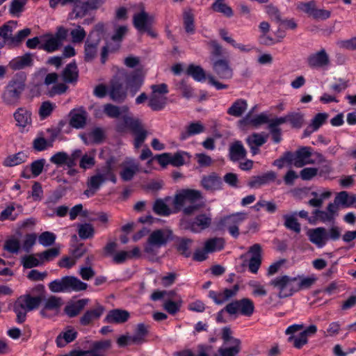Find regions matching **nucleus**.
Listing matches in <instances>:
<instances>
[{
    "label": "nucleus",
    "mask_w": 356,
    "mask_h": 356,
    "mask_svg": "<svg viewBox=\"0 0 356 356\" xmlns=\"http://www.w3.org/2000/svg\"><path fill=\"white\" fill-rule=\"evenodd\" d=\"M229 154L232 161H238L246 156L247 151L241 141L236 140L230 145Z\"/></svg>",
    "instance_id": "34"
},
{
    "label": "nucleus",
    "mask_w": 356,
    "mask_h": 356,
    "mask_svg": "<svg viewBox=\"0 0 356 356\" xmlns=\"http://www.w3.org/2000/svg\"><path fill=\"white\" fill-rule=\"evenodd\" d=\"M56 238V236L55 234L46 231L39 235L38 242L42 246L48 247L52 245L55 243Z\"/></svg>",
    "instance_id": "61"
},
{
    "label": "nucleus",
    "mask_w": 356,
    "mask_h": 356,
    "mask_svg": "<svg viewBox=\"0 0 356 356\" xmlns=\"http://www.w3.org/2000/svg\"><path fill=\"white\" fill-rule=\"evenodd\" d=\"M150 88L152 93L149 98L148 106L154 111L163 109L168 101L166 95L169 92L167 84H154Z\"/></svg>",
    "instance_id": "6"
},
{
    "label": "nucleus",
    "mask_w": 356,
    "mask_h": 356,
    "mask_svg": "<svg viewBox=\"0 0 356 356\" xmlns=\"http://www.w3.org/2000/svg\"><path fill=\"white\" fill-rule=\"evenodd\" d=\"M130 317L128 311L121 309H114L109 311L104 318L108 323L121 324L127 322Z\"/></svg>",
    "instance_id": "26"
},
{
    "label": "nucleus",
    "mask_w": 356,
    "mask_h": 356,
    "mask_svg": "<svg viewBox=\"0 0 356 356\" xmlns=\"http://www.w3.org/2000/svg\"><path fill=\"white\" fill-rule=\"evenodd\" d=\"M192 243L193 241L191 239L181 238L177 245V249L180 254L186 257H188L191 254L190 248Z\"/></svg>",
    "instance_id": "56"
},
{
    "label": "nucleus",
    "mask_w": 356,
    "mask_h": 356,
    "mask_svg": "<svg viewBox=\"0 0 356 356\" xmlns=\"http://www.w3.org/2000/svg\"><path fill=\"white\" fill-rule=\"evenodd\" d=\"M212 68L220 79H230L233 76V70L226 59H218L213 62Z\"/></svg>",
    "instance_id": "17"
},
{
    "label": "nucleus",
    "mask_w": 356,
    "mask_h": 356,
    "mask_svg": "<svg viewBox=\"0 0 356 356\" xmlns=\"http://www.w3.org/2000/svg\"><path fill=\"white\" fill-rule=\"evenodd\" d=\"M172 238V232L169 229H160L152 232L144 248L147 253H153L155 249L164 246Z\"/></svg>",
    "instance_id": "7"
},
{
    "label": "nucleus",
    "mask_w": 356,
    "mask_h": 356,
    "mask_svg": "<svg viewBox=\"0 0 356 356\" xmlns=\"http://www.w3.org/2000/svg\"><path fill=\"white\" fill-rule=\"evenodd\" d=\"M203 198L202 192L198 190H182L174 197L175 211L182 210L185 215H191L204 206Z\"/></svg>",
    "instance_id": "1"
},
{
    "label": "nucleus",
    "mask_w": 356,
    "mask_h": 356,
    "mask_svg": "<svg viewBox=\"0 0 356 356\" xmlns=\"http://www.w3.org/2000/svg\"><path fill=\"white\" fill-rule=\"evenodd\" d=\"M232 347L220 348L218 349V353L220 356H236L241 350L240 344L241 341L238 339H233V343Z\"/></svg>",
    "instance_id": "52"
},
{
    "label": "nucleus",
    "mask_w": 356,
    "mask_h": 356,
    "mask_svg": "<svg viewBox=\"0 0 356 356\" xmlns=\"http://www.w3.org/2000/svg\"><path fill=\"white\" fill-rule=\"evenodd\" d=\"M189 154L184 151H179L174 154H171V165L175 167L183 165L186 160H189Z\"/></svg>",
    "instance_id": "57"
},
{
    "label": "nucleus",
    "mask_w": 356,
    "mask_h": 356,
    "mask_svg": "<svg viewBox=\"0 0 356 356\" xmlns=\"http://www.w3.org/2000/svg\"><path fill=\"white\" fill-rule=\"evenodd\" d=\"M88 299H80L65 306V313L70 318L77 316L88 305Z\"/></svg>",
    "instance_id": "39"
},
{
    "label": "nucleus",
    "mask_w": 356,
    "mask_h": 356,
    "mask_svg": "<svg viewBox=\"0 0 356 356\" xmlns=\"http://www.w3.org/2000/svg\"><path fill=\"white\" fill-rule=\"evenodd\" d=\"M248 253L251 254L248 263L249 270L256 274L261 266L262 261L261 245L258 243L254 244L249 248Z\"/></svg>",
    "instance_id": "18"
},
{
    "label": "nucleus",
    "mask_w": 356,
    "mask_h": 356,
    "mask_svg": "<svg viewBox=\"0 0 356 356\" xmlns=\"http://www.w3.org/2000/svg\"><path fill=\"white\" fill-rule=\"evenodd\" d=\"M246 218V213H236L223 218L219 222V226L225 227L233 237L237 238L240 234L238 226Z\"/></svg>",
    "instance_id": "14"
},
{
    "label": "nucleus",
    "mask_w": 356,
    "mask_h": 356,
    "mask_svg": "<svg viewBox=\"0 0 356 356\" xmlns=\"http://www.w3.org/2000/svg\"><path fill=\"white\" fill-rule=\"evenodd\" d=\"M184 26L186 33L193 34L195 32L194 16L191 11H185L183 16Z\"/></svg>",
    "instance_id": "58"
},
{
    "label": "nucleus",
    "mask_w": 356,
    "mask_h": 356,
    "mask_svg": "<svg viewBox=\"0 0 356 356\" xmlns=\"http://www.w3.org/2000/svg\"><path fill=\"white\" fill-rule=\"evenodd\" d=\"M17 26V22L9 21L0 27V37L5 41L6 45L11 47L13 40V32Z\"/></svg>",
    "instance_id": "36"
},
{
    "label": "nucleus",
    "mask_w": 356,
    "mask_h": 356,
    "mask_svg": "<svg viewBox=\"0 0 356 356\" xmlns=\"http://www.w3.org/2000/svg\"><path fill=\"white\" fill-rule=\"evenodd\" d=\"M88 284L73 276H66L49 283V288L54 293L64 291H80L86 290Z\"/></svg>",
    "instance_id": "4"
},
{
    "label": "nucleus",
    "mask_w": 356,
    "mask_h": 356,
    "mask_svg": "<svg viewBox=\"0 0 356 356\" xmlns=\"http://www.w3.org/2000/svg\"><path fill=\"white\" fill-rule=\"evenodd\" d=\"M170 199V197H168L165 199V200L162 199H157L153 205V211L155 213L163 216H169L172 212L170 209L168 207V206L166 204L165 201H168Z\"/></svg>",
    "instance_id": "47"
},
{
    "label": "nucleus",
    "mask_w": 356,
    "mask_h": 356,
    "mask_svg": "<svg viewBox=\"0 0 356 356\" xmlns=\"http://www.w3.org/2000/svg\"><path fill=\"white\" fill-rule=\"evenodd\" d=\"M60 254V248L54 247L37 254L41 262H46L53 260Z\"/></svg>",
    "instance_id": "54"
},
{
    "label": "nucleus",
    "mask_w": 356,
    "mask_h": 356,
    "mask_svg": "<svg viewBox=\"0 0 356 356\" xmlns=\"http://www.w3.org/2000/svg\"><path fill=\"white\" fill-rule=\"evenodd\" d=\"M296 277V291L298 292L301 289H309L315 282L316 279L314 277Z\"/></svg>",
    "instance_id": "60"
},
{
    "label": "nucleus",
    "mask_w": 356,
    "mask_h": 356,
    "mask_svg": "<svg viewBox=\"0 0 356 356\" xmlns=\"http://www.w3.org/2000/svg\"><path fill=\"white\" fill-rule=\"evenodd\" d=\"M224 309L229 315L240 314L250 317L254 312V305L251 299L243 298L229 302Z\"/></svg>",
    "instance_id": "9"
},
{
    "label": "nucleus",
    "mask_w": 356,
    "mask_h": 356,
    "mask_svg": "<svg viewBox=\"0 0 356 356\" xmlns=\"http://www.w3.org/2000/svg\"><path fill=\"white\" fill-rule=\"evenodd\" d=\"M31 116L32 112L25 107L18 108L13 113L16 125L20 128H25L31 124Z\"/></svg>",
    "instance_id": "25"
},
{
    "label": "nucleus",
    "mask_w": 356,
    "mask_h": 356,
    "mask_svg": "<svg viewBox=\"0 0 356 356\" xmlns=\"http://www.w3.org/2000/svg\"><path fill=\"white\" fill-rule=\"evenodd\" d=\"M206 128L204 125L200 121L189 123L185 130L180 134V139L184 140L188 138L203 133Z\"/></svg>",
    "instance_id": "33"
},
{
    "label": "nucleus",
    "mask_w": 356,
    "mask_h": 356,
    "mask_svg": "<svg viewBox=\"0 0 356 356\" xmlns=\"http://www.w3.org/2000/svg\"><path fill=\"white\" fill-rule=\"evenodd\" d=\"M70 125L75 129H83L86 124L87 113L83 108L72 109L70 113Z\"/></svg>",
    "instance_id": "23"
},
{
    "label": "nucleus",
    "mask_w": 356,
    "mask_h": 356,
    "mask_svg": "<svg viewBox=\"0 0 356 356\" xmlns=\"http://www.w3.org/2000/svg\"><path fill=\"white\" fill-rule=\"evenodd\" d=\"M94 227L91 224L85 223L79 225L78 234L81 238L86 239L92 238L94 235Z\"/></svg>",
    "instance_id": "63"
},
{
    "label": "nucleus",
    "mask_w": 356,
    "mask_h": 356,
    "mask_svg": "<svg viewBox=\"0 0 356 356\" xmlns=\"http://www.w3.org/2000/svg\"><path fill=\"white\" fill-rule=\"evenodd\" d=\"M62 305V298L51 296L44 301L43 307L40 312V315L44 318H49L53 314L58 313Z\"/></svg>",
    "instance_id": "16"
},
{
    "label": "nucleus",
    "mask_w": 356,
    "mask_h": 356,
    "mask_svg": "<svg viewBox=\"0 0 356 356\" xmlns=\"http://www.w3.org/2000/svg\"><path fill=\"white\" fill-rule=\"evenodd\" d=\"M147 327L143 324L140 323L137 325L136 332L132 336H130V341L133 344H140L145 341V337L147 334Z\"/></svg>",
    "instance_id": "46"
},
{
    "label": "nucleus",
    "mask_w": 356,
    "mask_h": 356,
    "mask_svg": "<svg viewBox=\"0 0 356 356\" xmlns=\"http://www.w3.org/2000/svg\"><path fill=\"white\" fill-rule=\"evenodd\" d=\"M61 46L62 44L51 35L39 48L49 53H52L58 50Z\"/></svg>",
    "instance_id": "53"
},
{
    "label": "nucleus",
    "mask_w": 356,
    "mask_h": 356,
    "mask_svg": "<svg viewBox=\"0 0 356 356\" xmlns=\"http://www.w3.org/2000/svg\"><path fill=\"white\" fill-rule=\"evenodd\" d=\"M104 111L108 117L117 118L120 117V115L128 113L129 108L127 106L120 107L111 104H107L104 106Z\"/></svg>",
    "instance_id": "45"
},
{
    "label": "nucleus",
    "mask_w": 356,
    "mask_h": 356,
    "mask_svg": "<svg viewBox=\"0 0 356 356\" xmlns=\"http://www.w3.org/2000/svg\"><path fill=\"white\" fill-rule=\"evenodd\" d=\"M25 86V83L22 79L14 78L10 80L5 87L1 95L3 102L9 106L17 105L19 102Z\"/></svg>",
    "instance_id": "5"
},
{
    "label": "nucleus",
    "mask_w": 356,
    "mask_h": 356,
    "mask_svg": "<svg viewBox=\"0 0 356 356\" xmlns=\"http://www.w3.org/2000/svg\"><path fill=\"white\" fill-rule=\"evenodd\" d=\"M154 22L153 15H149L145 10L136 13L133 17V24L139 32H145V30L151 26Z\"/></svg>",
    "instance_id": "20"
},
{
    "label": "nucleus",
    "mask_w": 356,
    "mask_h": 356,
    "mask_svg": "<svg viewBox=\"0 0 356 356\" xmlns=\"http://www.w3.org/2000/svg\"><path fill=\"white\" fill-rule=\"evenodd\" d=\"M78 335L76 331L73 329H68L60 332L56 339V343L58 348H63L67 343L75 340Z\"/></svg>",
    "instance_id": "41"
},
{
    "label": "nucleus",
    "mask_w": 356,
    "mask_h": 356,
    "mask_svg": "<svg viewBox=\"0 0 356 356\" xmlns=\"http://www.w3.org/2000/svg\"><path fill=\"white\" fill-rule=\"evenodd\" d=\"M278 122L279 121L277 118L271 119V122L269 126H268V128L272 136V139L275 143H279L282 140L281 129L279 127L282 124Z\"/></svg>",
    "instance_id": "51"
},
{
    "label": "nucleus",
    "mask_w": 356,
    "mask_h": 356,
    "mask_svg": "<svg viewBox=\"0 0 356 356\" xmlns=\"http://www.w3.org/2000/svg\"><path fill=\"white\" fill-rule=\"evenodd\" d=\"M296 277L289 275H280L271 280L269 285L277 289L278 297L280 298H285L292 296L296 293Z\"/></svg>",
    "instance_id": "8"
},
{
    "label": "nucleus",
    "mask_w": 356,
    "mask_h": 356,
    "mask_svg": "<svg viewBox=\"0 0 356 356\" xmlns=\"http://www.w3.org/2000/svg\"><path fill=\"white\" fill-rule=\"evenodd\" d=\"M200 185L206 191L213 192L222 188V182L220 177L216 173L212 172L202 178Z\"/></svg>",
    "instance_id": "24"
},
{
    "label": "nucleus",
    "mask_w": 356,
    "mask_h": 356,
    "mask_svg": "<svg viewBox=\"0 0 356 356\" xmlns=\"http://www.w3.org/2000/svg\"><path fill=\"white\" fill-rule=\"evenodd\" d=\"M42 300V298L40 296L24 295L18 298L13 305V310L17 316V322L18 323H24L26 321L27 312L37 309Z\"/></svg>",
    "instance_id": "3"
},
{
    "label": "nucleus",
    "mask_w": 356,
    "mask_h": 356,
    "mask_svg": "<svg viewBox=\"0 0 356 356\" xmlns=\"http://www.w3.org/2000/svg\"><path fill=\"white\" fill-rule=\"evenodd\" d=\"M328 114L326 113H319L316 114L312 119L309 127L311 129V131H317L326 122Z\"/></svg>",
    "instance_id": "59"
},
{
    "label": "nucleus",
    "mask_w": 356,
    "mask_h": 356,
    "mask_svg": "<svg viewBox=\"0 0 356 356\" xmlns=\"http://www.w3.org/2000/svg\"><path fill=\"white\" fill-rule=\"evenodd\" d=\"M63 79L65 83H76L79 76V71L75 62L67 65L62 73Z\"/></svg>",
    "instance_id": "40"
},
{
    "label": "nucleus",
    "mask_w": 356,
    "mask_h": 356,
    "mask_svg": "<svg viewBox=\"0 0 356 356\" xmlns=\"http://www.w3.org/2000/svg\"><path fill=\"white\" fill-rule=\"evenodd\" d=\"M307 236L309 241L319 248H323L328 240L326 229L321 227L308 229Z\"/></svg>",
    "instance_id": "19"
},
{
    "label": "nucleus",
    "mask_w": 356,
    "mask_h": 356,
    "mask_svg": "<svg viewBox=\"0 0 356 356\" xmlns=\"http://www.w3.org/2000/svg\"><path fill=\"white\" fill-rule=\"evenodd\" d=\"M127 90L134 96L140 90L144 82L145 74L140 70H137L131 74L124 71L120 72Z\"/></svg>",
    "instance_id": "12"
},
{
    "label": "nucleus",
    "mask_w": 356,
    "mask_h": 356,
    "mask_svg": "<svg viewBox=\"0 0 356 356\" xmlns=\"http://www.w3.org/2000/svg\"><path fill=\"white\" fill-rule=\"evenodd\" d=\"M92 10L88 0H76L71 13L72 19L83 18L88 13Z\"/></svg>",
    "instance_id": "35"
},
{
    "label": "nucleus",
    "mask_w": 356,
    "mask_h": 356,
    "mask_svg": "<svg viewBox=\"0 0 356 356\" xmlns=\"http://www.w3.org/2000/svg\"><path fill=\"white\" fill-rule=\"evenodd\" d=\"M334 202L338 205L341 204L343 207H350L356 202V197L355 195L349 196L348 192L341 191L336 195Z\"/></svg>",
    "instance_id": "49"
},
{
    "label": "nucleus",
    "mask_w": 356,
    "mask_h": 356,
    "mask_svg": "<svg viewBox=\"0 0 356 356\" xmlns=\"http://www.w3.org/2000/svg\"><path fill=\"white\" fill-rule=\"evenodd\" d=\"M92 32H91L87 40L85 42L84 47V59L87 62L92 60L97 55V47L99 44V38L95 40H91Z\"/></svg>",
    "instance_id": "31"
},
{
    "label": "nucleus",
    "mask_w": 356,
    "mask_h": 356,
    "mask_svg": "<svg viewBox=\"0 0 356 356\" xmlns=\"http://www.w3.org/2000/svg\"><path fill=\"white\" fill-rule=\"evenodd\" d=\"M122 170L120 172L121 179L124 181L131 180L134 175L139 172V164L132 159H127L122 164Z\"/></svg>",
    "instance_id": "22"
},
{
    "label": "nucleus",
    "mask_w": 356,
    "mask_h": 356,
    "mask_svg": "<svg viewBox=\"0 0 356 356\" xmlns=\"http://www.w3.org/2000/svg\"><path fill=\"white\" fill-rule=\"evenodd\" d=\"M70 34L73 43H81L86 36V31L80 25H77L74 29H72Z\"/></svg>",
    "instance_id": "62"
},
{
    "label": "nucleus",
    "mask_w": 356,
    "mask_h": 356,
    "mask_svg": "<svg viewBox=\"0 0 356 356\" xmlns=\"http://www.w3.org/2000/svg\"><path fill=\"white\" fill-rule=\"evenodd\" d=\"M296 216L297 212H294L292 214L284 215V225L286 229L291 230L296 234H299L301 231V226L300 224L298 222Z\"/></svg>",
    "instance_id": "43"
},
{
    "label": "nucleus",
    "mask_w": 356,
    "mask_h": 356,
    "mask_svg": "<svg viewBox=\"0 0 356 356\" xmlns=\"http://www.w3.org/2000/svg\"><path fill=\"white\" fill-rule=\"evenodd\" d=\"M107 180L112 181L113 184L117 181L116 176L110 163H107L101 170H97L95 175L88 178L87 181L88 188L84 191V195L87 197L94 195L102 184Z\"/></svg>",
    "instance_id": "2"
},
{
    "label": "nucleus",
    "mask_w": 356,
    "mask_h": 356,
    "mask_svg": "<svg viewBox=\"0 0 356 356\" xmlns=\"http://www.w3.org/2000/svg\"><path fill=\"white\" fill-rule=\"evenodd\" d=\"M33 64V55L26 53L22 56H18L10 61L8 66L13 70H19L27 67H31Z\"/></svg>",
    "instance_id": "32"
},
{
    "label": "nucleus",
    "mask_w": 356,
    "mask_h": 356,
    "mask_svg": "<svg viewBox=\"0 0 356 356\" xmlns=\"http://www.w3.org/2000/svg\"><path fill=\"white\" fill-rule=\"evenodd\" d=\"M104 312V307L97 304L93 309L87 310L80 318V323L86 326L99 319Z\"/></svg>",
    "instance_id": "28"
},
{
    "label": "nucleus",
    "mask_w": 356,
    "mask_h": 356,
    "mask_svg": "<svg viewBox=\"0 0 356 356\" xmlns=\"http://www.w3.org/2000/svg\"><path fill=\"white\" fill-rule=\"evenodd\" d=\"M270 122L271 119H269L268 115L264 113H261L252 118L250 117V113H249L243 119L239 121V123L243 126L251 125L254 127H258L263 124H268V126H269Z\"/></svg>",
    "instance_id": "30"
},
{
    "label": "nucleus",
    "mask_w": 356,
    "mask_h": 356,
    "mask_svg": "<svg viewBox=\"0 0 356 356\" xmlns=\"http://www.w3.org/2000/svg\"><path fill=\"white\" fill-rule=\"evenodd\" d=\"M306 63L311 69H326L330 64L328 54L324 49L310 54L306 58Z\"/></svg>",
    "instance_id": "15"
},
{
    "label": "nucleus",
    "mask_w": 356,
    "mask_h": 356,
    "mask_svg": "<svg viewBox=\"0 0 356 356\" xmlns=\"http://www.w3.org/2000/svg\"><path fill=\"white\" fill-rule=\"evenodd\" d=\"M248 108L247 101L243 99H236L232 106L227 109V114L229 115L239 118L245 113Z\"/></svg>",
    "instance_id": "42"
},
{
    "label": "nucleus",
    "mask_w": 356,
    "mask_h": 356,
    "mask_svg": "<svg viewBox=\"0 0 356 356\" xmlns=\"http://www.w3.org/2000/svg\"><path fill=\"white\" fill-rule=\"evenodd\" d=\"M211 9L227 17H232L234 15L232 8L225 3V0H216L211 5Z\"/></svg>",
    "instance_id": "44"
},
{
    "label": "nucleus",
    "mask_w": 356,
    "mask_h": 356,
    "mask_svg": "<svg viewBox=\"0 0 356 356\" xmlns=\"http://www.w3.org/2000/svg\"><path fill=\"white\" fill-rule=\"evenodd\" d=\"M276 179L277 174L273 171H268L260 176L252 177L248 185L250 188H259L261 186L275 181Z\"/></svg>",
    "instance_id": "27"
},
{
    "label": "nucleus",
    "mask_w": 356,
    "mask_h": 356,
    "mask_svg": "<svg viewBox=\"0 0 356 356\" xmlns=\"http://www.w3.org/2000/svg\"><path fill=\"white\" fill-rule=\"evenodd\" d=\"M127 90V86L119 72L110 81L108 90V95L113 101L121 103L126 99Z\"/></svg>",
    "instance_id": "10"
},
{
    "label": "nucleus",
    "mask_w": 356,
    "mask_h": 356,
    "mask_svg": "<svg viewBox=\"0 0 356 356\" xmlns=\"http://www.w3.org/2000/svg\"><path fill=\"white\" fill-rule=\"evenodd\" d=\"M212 223L211 214L200 213L191 221H183L182 226L193 233H200L208 229Z\"/></svg>",
    "instance_id": "13"
},
{
    "label": "nucleus",
    "mask_w": 356,
    "mask_h": 356,
    "mask_svg": "<svg viewBox=\"0 0 356 356\" xmlns=\"http://www.w3.org/2000/svg\"><path fill=\"white\" fill-rule=\"evenodd\" d=\"M278 122L282 124L289 122L293 127L300 128L303 124L304 116L302 113L298 112L289 113L285 116L277 118Z\"/></svg>",
    "instance_id": "37"
},
{
    "label": "nucleus",
    "mask_w": 356,
    "mask_h": 356,
    "mask_svg": "<svg viewBox=\"0 0 356 356\" xmlns=\"http://www.w3.org/2000/svg\"><path fill=\"white\" fill-rule=\"evenodd\" d=\"M54 140L45 139L42 134H39L32 143L33 148L37 152H42L53 147Z\"/></svg>",
    "instance_id": "48"
},
{
    "label": "nucleus",
    "mask_w": 356,
    "mask_h": 356,
    "mask_svg": "<svg viewBox=\"0 0 356 356\" xmlns=\"http://www.w3.org/2000/svg\"><path fill=\"white\" fill-rule=\"evenodd\" d=\"M27 155L24 152H18L7 157L3 163L6 166H15L26 161Z\"/></svg>",
    "instance_id": "55"
},
{
    "label": "nucleus",
    "mask_w": 356,
    "mask_h": 356,
    "mask_svg": "<svg viewBox=\"0 0 356 356\" xmlns=\"http://www.w3.org/2000/svg\"><path fill=\"white\" fill-rule=\"evenodd\" d=\"M312 152L310 148L303 147L296 152V159L294 166L296 168H302L307 164H314V161L311 159Z\"/></svg>",
    "instance_id": "29"
},
{
    "label": "nucleus",
    "mask_w": 356,
    "mask_h": 356,
    "mask_svg": "<svg viewBox=\"0 0 356 356\" xmlns=\"http://www.w3.org/2000/svg\"><path fill=\"white\" fill-rule=\"evenodd\" d=\"M186 73L188 75L192 76L195 81L198 82L204 81L207 79L209 83L213 86L217 90L227 89L228 88L227 85L219 82L211 74L207 76L205 71L200 65H195L194 64L189 65L186 70Z\"/></svg>",
    "instance_id": "11"
},
{
    "label": "nucleus",
    "mask_w": 356,
    "mask_h": 356,
    "mask_svg": "<svg viewBox=\"0 0 356 356\" xmlns=\"http://www.w3.org/2000/svg\"><path fill=\"white\" fill-rule=\"evenodd\" d=\"M111 346L110 341H98L92 343L91 348L82 350V356H104L101 350H106Z\"/></svg>",
    "instance_id": "38"
},
{
    "label": "nucleus",
    "mask_w": 356,
    "mask_h": 356,
    "mask_svg": "<svg viewBox=\"0 0 356 356\" xmlns=\"http://www.w3.org/2000/svg\"><path fill=\"white\" fill-rule=\"evenodd\" d=\"M268 137V135L264 133H253L246 138L245 142L252 155L259 153V147L266 143Z\"/></svg>",
    "instance_id": "21"
},
{
    "label": "nucleus",
    "mask_w": 356,
    "mask_h": 356,
    "mask_svg": "<svg viewBox=\"0 0 356 356\" xmlns=\"http://www.w3.org/2000/svg\"><path fill=\"white\" fill-rule=\"evenodd\" d=\"M124 122L126 126L132 131L133 134L144 129L138 119H136L130 116H124Z\"/></svg>",
    "instance_id": "64"
},
{
    "label": "nucleus",
    "mask_w": 356,
    "mask_h": 356,
    "mask_svg": "<svg viewBox=\"0 0 356 356\" xmlns=\"http://www.w3.org/2000/svg\"><path fill=\"white\" fill-rule=\"evenodd\" d=\"M204 245L207 252L211 253L223 249L225 241L222 238H212L206 241Z\"/></svg>",
    "instance_id": "50"
}]
</instances>
